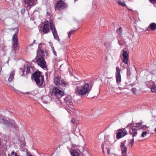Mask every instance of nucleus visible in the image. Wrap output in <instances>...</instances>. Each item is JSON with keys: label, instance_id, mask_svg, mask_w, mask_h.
Listing matches in <instances>:
<instances>
[{"label": "nucleus", "instance_id": "39448f33", "mask_svg": "<svg viewBox=\"0 0 156 156\" xmlns=\"http://www.w3.org/2000/svg\"><path fill=\"white\" fill-rule=\"evenodd\" d=\"M64 94V92L57 87H55L52 90L51 94V98L58 99Z\"/></svg>", "mask_w": 156, "mask_h": 156}, {"label": "nucleus", "instance_id": "20e7f679", "mask_svg": "<svg viewBox=\"0 0 156 156\" xmlns=\"http://www.w3.org/2000/svg\"><path fill=\"white\" fill-rule=\"evenodd\" d=\"M64 101L66 104L67 110L69 112V111H73L74 109V106L73 105V100L70 96H68L66 97Z\"/></svg>", "mask_w": 156, "mask_h": 156}, {"label": "nucleus", "instance_id": "393cba45", "mask_svg": "<svg viewBox=\"0 0 156 156\" xmlns=\"http://www.w3.org/2000/svg\"><path fill=\"white\" fill-rule=\"evenodd\" d=\"M116 32L119 34L121 35L122 34V28L121 27L119 28L117 30Z\"/></svg>", "mask_w": 156, "mask_h": 156}, {"label": "nucleus", "instance_id": "6e6d98bb", "mask_svg": "<svg viewBox=\"0 0 156 156\" xmlns=\"http://www.w3.org/2000/svg\"><path fill=\"white\" fill-rule=\"evenodd\" d=\"M35 40H34V42H35Z\"/></svg>", "mask_w": 156, "mask_h": 156}, {"label": "nucleus", "instance_id": "f8f14e48", "mask_svg": "<svg viewBox=\"0 0 156 156\" xmlns=\"http://www.w3.org/2000/svg\"><path fill=\"white\" fill-rule=\"evenodd\" d=\"M0 122L6 124L9 127H15L16 126L15 123L13 121L10 122L2 119H0Z\"/></svg>", "mask_w": 156, "mask_h": 156}, {"label": "nucleus", "instance_id": "c9c22d12", "mask_svg": "<svg viewBox=\"0 0 156 156\" xmlns=\"http://www.w3.org/2000/svg\"><path fill=\"white\" fill-rule=\"evenodd\" d=\"M127 74L128 76H129L131 74L130 71L128 69H127Z\"/></svg>", "mask_w": 156, "mask_h": 156}, {"label": "nucleus", "instance_id": "72a5a7b5", "mask_svg": "<svg viewBox=\"0 0 156 156\" xmlns=\"http://www.w3.org/2000/svg\"><path fill=\"white\" fill-rule=\"evenodd\" d=\"M71 122L73 124H75V119L73 118L71 120Z\"/></svg>", "mask_w": 156, "mask_h": 156}, {"label": "nucleus", "instance_id": "ddd939ff", "mask_svg": "<svg viewBox=\"0 0 156 156\" xmlns=\"http://www.w3.org/2000/svg\"><path fill=\"white\" fill-rule=\"evenodd\" d=\"M121 54L123 56L122 58V62L127 64L128 61V54L126 51H125L123 49L121 52Z\"/></svg>", "mask_w": 156, "mask_h": 156}, {"label": "nucleus", "instance_id": "3c124183", "mask_svg": "<svg viewBox=\"0 0 156 156\" xmlns=\"http://www.w3.org/2000/svg\"><path fill=\"white\" fill-rule=\"evenodd\" d=\"M3 58H7V57H5V56H4V57H3Z\"/></svg>", "mask_w": 156, "mask_h": 156}, {"label": "nucleus", "instance_id": "9b49d317", "mask_svg": "<svg viewBox=\"0 0 156 156\" xmlns=\"http://www.w3.org/2000/svg\"><path fill=\"white\" fill-rule=\"evenodd\" d=\"M53 23L51 22L47 21L44 23L43 25L42 24H41V27H43L42 31L43 33L45 34L48 33L50 32V29L51 30V25Z\"/></svg>", "mask_w": 156, "mask_h": 156}, {"label": "nucleus", "instance_id": "a18cd8bd", "mask_svg": "<svg viewBox=\"0 0 156 156\" xmlns=\"http://www.w3.org/2000/svg\"><path fill=\"white\" fill-rule=\"evenodd\" d=\"M104 45L106 46H107L108 44L107 43H105L104 44Z\"/></svg>", "mask_w": 156, "mask_h": 156}, {"label": "nucleus", "instance_id": "412c9836", "mask_svg": "<svg viewBox=\"0 0 156 156\" xmlns=\"http://www.w3.org/2000/svg\"><path fill=\"white\" fill-rule=\"evenodd\" d=\"M14 73L12 72L10 74V76L8 78V81L9 82H11L12 80L13 79L14 77Z\"/></svg>", "mask_w": 156, "mask_h": 156}, {"label": "nucleus", "instance_id": "4be33fe9", "mask_svg": "<svg viewBox=\"0 0 156 156\" xmlns=\"http://www.w3.org/2000/svg\"><path fill=\"white\" fill-rule=\"evenodd\" d=\"M134 142V140L133 138L129 140V144H128V145L130 147H132L133 144Z\"/></svg>", "mask_w": 156, "mask_h": 156}, {"label": "nucleus", "instance_id": "a878e982", "mask_svg": "<svg viewBox=\"0 0 156 156\" xmlns=\"http://www.w3.org/2000/svg\"><path fill=\"white\" fill-rule=\"evenodd\" d=\"M118 3L119 5L125 6L126 5L125 2H122L121 0H119L118 1Z\"/></svg>", "mask_w": 156, "mask_h": 156}, {"label": "nucleus", "instance_id": "4c0bfd02", "mask_svg": "<svg viewBox=\"0 0 156 156\" xmlns=\"http://www.w3.org/2000/svg\"><path fill=\"white\" fill-rule=\"evenodd\" d=\"M132 91L134 94H135L136 91V89L135 88H132Z\"/></svg>", "mask_w": 156, "mask_h": 156}, {"label": "nucleus", "instance_id": "864d4df0", "mask_svg": "<svg viewBox=\"0 0 156 156\" xmlns=\"http://www.w3.org/2000/svg\"><path fill=\"white\" fill-rule=\"evenodd\" d=\"M48 101H45V103H47L48 102H47Z\"/></svg>", "mask_w": 156, "mask_h": 156}, {"label": "nucleus", "instance_id": "4d7b16f0", "mask_svg": "<svg viewBox=\"0 0 156 156\" xmlns=\"http://www.w3.org/2000/svg\"><path fill=\"white\" fill-rule=\"evenodd\" d=\"M75 0L76 1H77V0Z\"/></svg>", "mask_w": 156, "mask_h": 156}, {"label": "nucleus", "instance_id": "f257e3e1", "mask_svg": "<svg viewBox=\"0 0 156 156\" xmlns=\"http://www.w3.org/2000/svg\"><path fill=\"white\" fill-rule=\"evenodd\" d=\"M42 44L40 43L38 45V48L37 51V55L35 59L32 61L36 62L38 66L41 68L44 69L47 68L46 63L44 57L48 55V53L42 48Z\"/></svg>", "mask_w": 156, "mask_h": 156}, {"label": "nucleus", "instance_id": "1a4fd4ad", "mask_svg": "<svg viewBox=\"0 0 156 156\" xmlns=\"http://www.w3.org/2000/svg\"><path fill=\"white\" fill-rule=\"evenodd\" d=\"M66 7V3L62 0H60L55 5V11H60L64 9Z\"/></svg>", "mask_w": 156, "mask_h": 156}, {"label": "nucleus", "instance_id": "473e14b6", "mask_svg": "<svg viewBox=\"0 0 156 156\" xmlns=\"http://www.w3.org/2000/svg\"><path fill=\"white\" fill-rule=\"evenodd\" d=\"M149 1L153 4L156 3V0H149Z\"/></svg>", "mask_w": 156, "mask_h": 156}, {"label": "nucleus", "instance_id": "0eeeda50", "mask_svg": "<svg viewBox=\"0 0 156 156\" xmlns=\"http://www.w3.org/2000/svg\"><path fill=\"white\" fill-rule=\"evenodd\" d=\"M14 30H16L15 33L13 34L12 38V41L13 42V49L14 50V51L15 52V51L16 50H18L19 49V46L18 45L17 43V35L18 34V32L17 31V28H14Z\"/></svg>", "mask_w": 156, "mask_h": 156}, {"label": "nucleus", "instance_id": "dca6fc26", "mask_svg": "<svg viewBox=\"0 0 156 156\" xmlns=\"http://www.w3.org/2000/svg\"><path fill=\"white\" fill-rule=\"evenodd\" d=\"M125 142L126 141L121 144L120 148L122 150V156H127V148L124 144Z\"/></svg>", "mask_w": 156, "mask_h": 156}, {"label": "nucleus", "instance_id": "de8ad7c7", "mask_svg": "<svg viewBox=\"0 0 156 156\" xmlns=\"http://www.w3.org/2000/svg\"><path fill=\"white\" fill-rule=\"evenodd\" d=\"M107 151L108 153H109V152L110 150L109 149H107Z\"/></svg>", "mask_w": 156, "mask_h": 156}, {"label": "nucleus", "instance_id": "c03bdc74", "mask_svg": "<svg viewBox=\"0 0 156 156\" xmlns=\"http://www.w3.org/2000/svg\"><path fill=\"white\" fill-rule=\"evenodd\" d=\"M105 140H107V136L105 135Z\"/></svg>", "mask_w": 156, "mask_h": 156}, {"label": "nucleus", "instance_id": "8fccbe9b", "mask_svg": "<svg viewBox=\"0 0 156 156\" xmlns=\"http://www.w3.org/2000/svg\"><path fill=\"white\" fill-rule=\"evenodd\" d=\"M27 93H29L28 92H27L26 93H24V94H27Z\"/></svg>", "mask_w": 156, "mask_h": 156}, {"label": "nucleus", "instance_id": "9d476101", "mask_svg": "<svg viewBox=\"0 0 156 156\" xmlns=\"http://www.w3.org/2000/svg\"><path fill=\"white\" fill-rule=\"evenodd\" d=\"M142 124L139 123H137L136 124L135 127L134 126H132L131 129L129 130L130 134L132 135L133 137L134 136H136L137 134V132L136 127L139 129H140Z\"/></svg>", "mask_w": 156, "mask_h": 156}, {"label": "nucleus", "instance_id": "f03ea898", "mask_svg": "<svg viewBox=\"0 0 156 156\" xmlns=\"http://www.w3.org/2000/svg\"><path fill=\"white\" fill-rule=\"evenodd\" d=\"M32 79L35 82L36 84L40 87H43L44 86V77L42 73L39 71H36L32 75Z\"/></svg>", "mask_w": 156, "mask_h": 156}, {"label": "nucleus", "instance_id": "f704fd0d", "mask_svg": "<svg viewBox=\"0 0 156 156\" xmlns=\"http://www.w3.org/2000/svg\"><path fill=\"white\" fill-rule=\"evenodd\" d=\"M9 61V59H8L6 61H3L2 60L1 61H2V62H3L5 63H6L8 64Z\"/></svg>", "mask_w": 156, "mask_h": 156}, {"label": "nucleus", "instance_id": "7ed1b4c3", "mask_svg": "<svg viewBox=\"0 0 156 156\" xmlns=\"http://www.w3.org/2000/svg\"><path fill=\"white\" fill-rule=\"evenodd\" d=\"M91 90V87L89 88V85L86 83L83 86L77 87L75 89V93L76 95L83 96L89 93Z\"/></svg>", "mask_w": 156, "mask_h": 156}, {"label": "nucleus", "instance_id": "5701e85b", "mask_svg": "<svg viewBox=\"0 0 156 156\" xmlns=\"http://www.w3.org/2000/svg\"><path fill=\"white\" fill-rule=\"evenodd\" d=\"M25 69H27L26 72L27 73H29L30 72V69H31V68L28 65H27L26 66V68H25Z\"/></svg>", "mask_w": 156, "mask_h": 156}, {"label": "nucleus", "instance_id": "e433bc0d", "mask_svg": "<svg viewBox=\"0 0 156 156\" xmlns=\"http://www.w3.org/2000/svg\"><path fill=\"white\" fill-rule=\"evenodd\" d=\"M14 91H15V92H16V91L17 92V93L19 94H22L23 93H22L20 91H18L17 90H16L15 89H14Z\"/></svg>", "mask_w": 156, "mask_h": 156}, {"label": "nucleus", "instance_id": "c756f323", "mask_svg": "<svg viewBox=\"0 0 156 156\" xmlns=\"http://www.w3.org/2000/svg\"><path fill=\"white\" fill-rule=\"evenodd\" d=\"M25 11V8H23L21 9V12L22 15L24 14Z\"/></svg>", "mask_w": 156, "mask_h": 156}, {"label": "nucleus", "instance_id": "c85d7f7f", "mask_svg": "<svg viewBox=\"0 0 156 156\" xmlns=\"http://www.w3.org/2000/svg\"><path fill=\"white\" fill-rule=\"evenodd\" d=\"M148 128V127H147L146 126L142 125L140 129H144Z\"/></svg>", "mask_w": 156, "mask_h": 156}, {"label": "nucleus", "instance_id": "37998d69", "mask_svg": "<svg viewBox=\"0 0 156 156\" xmlns=\"http://www.w3.org/2000/svg\"><path fill=\"white\" fill-rule=\"evenodd\" d=\"M6 48V47L4 46V47L3 48L2 50H3L4 51H5V49Z\"/></svg>", "mask_w": 156, "mask_h": 156}, {"label": "nucleus", "instance_id": "603ef678", "mask_svg": "<svg viewBox=\"0 0 156 156\" xmlns=\"http://www.w3.org/2000/svg\"><path fill=\"white\" fill-rule=\"evenodd\" d=\"M155 132L156 133V128L154 129Z\"/></svg>", "mask_w": 156, "mask_h": 156}, {"label": "nucleus", "instance_id": "58836bf2", "mask_svg": "<svg viewBox=\"0 0 156 156\" xmlns=\"http://www.w3.org/2000/svg\"><path fill=\"white\" fill-rule=\"evenodd\" d=\"M48 74H49V73L48 72H46L45 73V75L46 76V78L47 79H48Z\"/></svg>", "mask_w": 156, "mask_h": 156}, {"label": "nucleus", "instance_id": "aec40b11", "mask_svg": "<svg viewBox=\"0 0 156 156\" xmlns=\"http://www.w3.org/2000/svg\"><path fill=\"white\" fill-rule=\"evenodd\" d=\"M70 152L72 156H80L79 153L76 150L72 149Z\"/></svg>", "mask_w": 156, "mask_h": 156}, {"label": "nucleus", "instance_id": "6ab92c4d", "mask_svg": "<svg viewBox=\"0 0 156 156\" xmlns=\"http://www.w3.org/2000/svg\"><path fill=\"white\" fill-rule=\"evenodd\" d=\"M25 3L27 4V6H33L34 5V0H24Z\"/></svg>", "mask_w": 156, "mask_h": 156}, {"label": "nucleus", "instance_id": "79ce46f5", "mask_svg": "<svg viewBox=\"0 0 156 156\" xmlns=\"http://www.w3.org/2000/svg\"><path fill=\"white\" fill-rule=\"evenodd\" d=\"M16 153H15L14 151H12V153H11V154H12V155H14V154H15H15Z\"/></svg>", "mask_w": 156, "mask_h": 156}, {"label": "nucleus", "instance_id": "6e6552de", "mask_svg": "<svg viewBox=\"0 0 156 156\" xmlns=\"http://www.w3.org/2000/svg\"><path fill=\"white\" fill-rule=\"evenodd\" d=\"M132 124V123H130L126 126L125 128L118 130V132L116 133V138L119 139L122 137L126 135H127V131L125 129L127 128L130 126V125H131Z\"/></svg>", "mask_w": 156, "mask_h": 156}, {"label": "nucleus", "instance_id": "a211bd4d", "mask_svg": "<svg viewBox=\"0 0 156 156\" xmlns=\"http://www.w3.org/2000/svg\"><path fill=\"white\" fill-rule=\"evenodd\" d=\"M146 30L148 31H155L156 30V23H150L148 27L146 28Z\"/></svg>", "mask_w": 156, "mask_h": 156}, {"label": "nucleus", "instance_id": "f3484780", "mask_svg": "<svg viewBox=\"0 0 156 156\" xmlns=\"http://www.w3.org/2000/svg\"><path fill=\"white\" fill-rule=\"evenodd\" d=\"M9 17V16L8 15L6 12H4L1 13L0 14V18L3 21V23L5 25H7L5 23V20Z\"/></svg>", "mask_w": 156, "mask_h": 156}, {"label": "nucleus", "instance_id": "cd10ccee", "mask_svg": "<svg viewBox=\"0 0 156 156\" xmlns=\"http://www.w3.org/2000/svg\"><path fill=\"white\" fill-rule=\"evenodd\" d=\"M147 134V132L146 131H143L142 133L141 137H144Z\"/></svg>", "mask_w": 156, "mask_h": 156}, {"label": "nucleus", "instance_id": "b1692460", "mask_svg": "<svg viewBox=\"0 0 156 156\" xmlns=\"http://www.w3.org/2000/svg\"><path fill=\"white\" fill-rule=\"evenodd\" d=\"M151 90L152 92L156 93V85H153L151 88Z\"/></svg>", "mask_w": 156, "mask_h": 156}, {"label": "nucleus", "instance_id": "5fc2aeb1", "mask_svg": "<svg viewBox=\"0 0 156 156\" xmlns=\"http://www.w3.org/2000/svg\"><path fill=\"white\" fill-rule=\"evenodd\" d=\"M46 98H49V97L48 96H46Z\"/></svg>", "mask_w": 156, "mask_h": 156}, {"label": "nucleus", "instance_id": "a19ab883", "mask_svg": "<svg viewBox=\"0 0 156 156\" xmlns=\"http://www.w3.org/2000/svg\"><path fill=\"white\" fill-rule=\"evenodd\" d=\"M21 70L22 72L23 73L22 74V76H23V75L24 73V71L23 69H21Z\"/></svg>", "mask_w": 156, "mask_h": 156}, {"label": "nucleus", "instance_id": "2eb2a0df", "mask_svg": "<svg viewBox=\"0 0 156 156\" xmlns=\"http://www.w3.org/2000/svg\"><path fill=\"white\" fill-rule=\"evenodd\" d=\"M51 30L52 31L54 38L58 41L60 42V39L58 35L57 31L53 24H51Z\"/></svg>", "mask_w": 156, "mask_h": 156}, {"label": "nucleus", "instance_id": "423d86ee", "mask_svg": "<svg viewBox=\"0 0 156 156\" xmlns=\"http://www.w3.org/2000/svg\"><path fill=\"white\" fill-rule=\"evenodd\" d=\"M54 83L57 86L66 87L68 85V83L64 80L61 79L60 76H59L55 78Z\"/></svg>", "mask_w": 156, "mask_h": 156}, {"label": "nucleus", "instance_id": "4468645a", "mask_svg": "<svg viewBox=\"0 0 156 156\" xmlns=\"http://www.w3.org/2000/svg\"><path fill=\"white\" fill-rule=\"evenodd\" d=\"M121 69L118 66L116 67L115 73L116 82L118 83H120L121 81V76L120 74Z\"/></svg>", "mask_w": 156, "mask_h": 156}, {"label": "nucleus", "instance_id": "bb28decb", "mask_svg": "<svg viewBox=\"0 0 156 156\" xmlns=\"http://www.w3.org/2000/svg\"><path fill=\"white\" fill-rule=\"evenodd\" d=\"M75 31V30H71L69 32L68 34V37L69 38H70V36L72 34L74 31Z\"/></svg>", "mask_w": 156, "mask_h": 156}, {"label": "nucleus", "instance_id": "09e8293b", "mask_svg": "<svg viewBox=\"0 0 156 156\" xmlns=\"http://www.w3.org/2000/svg\"><path fill=\"white\" fill-rule=\"evenodd\" d=\"M14 156H19L18 155H17V154L16 153L15 154V155Z\"/></svg>", "mask_w": 156, "mask_h": 156}, {"label": "nucleus", "instance_id": "7c9ffc66", "mask_svg": "<svg viewBox=\"0 0 156 156\" xmlns=\"http://www.w3.org/2000/svg\"><path fill=\"white\" fill-rule=\"evenodd\" d=\"M118 43L120 45H121L123 44V43L121 40H119Z\"/></svg>", "mask_w": 156, "mask_h": 156}, {"label": "nucleus", "instance_id": "49530a36", "mask_svg": "<svg viewBox=\"0 0 156 156\" xmlns=\"http://www.w3.org/2000/svg\"><path fill=\"white\" fill-rule=\"evenodd\" d=\"M120 90H122V88H121V87H119L118 88Z\"/></svg>", "mask_w": 156, "mask_h": 156}, {"label": "nucleus", "instance_id": "ea45409f", "mask_svg": "<svg viewBox=\"0 0 156 156\" xmlns=\"http://www.w3.org/2000/svg\"><path fill=\"white\" fill-rule=\"evenodd\" d=\"M104 144H102V146H101V148H102V150H103V153H104Z\"/></svg>", "mask_w": 156, "mask_h": 156}, {"label": "nucleus", "instance_id": "2f4dec72", "mask_svg": "<svg viewBox=\"0 0 156 156\" xmlns=\"http://www.w3.org/2000/svg\"><path fill=\"white\" fill-rule=\"evenodd\" d=\"M52 52H53V54L54 55H56V52L55 51L54 48H52Z\"/></svg>", "mask_w": 156, "mask_h": 156}]
</instances>
